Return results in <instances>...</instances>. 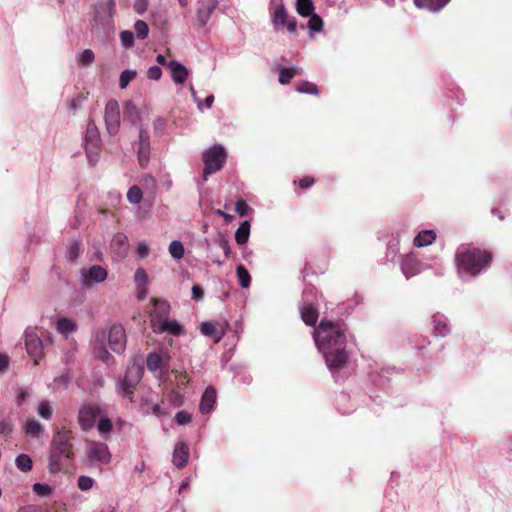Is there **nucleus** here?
<instances>
[{"instance_id": "f257e3e1", "label": "nucleus", "mask_w": 512, "mask_h": 512, "mask_svg": "<svg viewBox=\"0 0 512 512\" xmlns=\"http://www.w3.org/2000/svg\"><path fill=\"white\" fill-rule=\"evenodd\" d=\"M345 332L346 327L342 322L324 320L314 330L315 344L331 371L342 368L348 360Z\"/></svg>"}, {"instance_id": "f03ea898", "label": "nucleus", "mask_w": 512, "mask_h": 512, "mask_svg": "<svg viewBox=\"0 0 512 512\" xmlns=\"http://www.w3.org/2000/svg\"><path fill=\"white\" fill-rule=\"evenodd\" d=\"M73 438L70 429L65 427L55 429L47 452V469L50 474L68 471L75 457Z\"/></svg>"}, {"instance_id": "7ed1b4c3", "label": "nucleus", "mask_w": 512, "mask_h": 512, "mask_svg": "<svg viewBox=\"0 0 512 512\" xmlns=\"http://www.w3.org/2000/svg\"><path fill=\"white\" fill-rule=\"evenodd\" d=\"M491 261L490 252L469 245L460 246L455 254L457 274L463 280L477 277L489 267Z\"/></svg>"}, {"instance_id": "20e7f679", "label": "nucleus", "mask_w": 512, "mask_h": 512, "mask_svg": "<svg viewBox=\"0 0 512 512\" xmlns=\"http://www.w3.org/2000/svg\"><path fill=\"white\" fill-rule=\"evenodd\" d=\"M227 158V152L223 146L216 144L203 152V179L206 181L208 176L221 170Z\"/></svg>"}, {"instance_id": "39448f33", "label": "nucleus", "mask_w": 512, "mask_h": 512, "mask_svg": "<svg viewBox=\"0 0 512 512\" xmlns=\"http://www.w3.org/2000/svg\"><path fill=\"white\" fill-rule=\"evenodd\" d=\"M143 370L138 365L129 366L123 378L119 379L116 383V389L120 396L129 400L133 399L136 386L142 379Z\"/></svg>"}, {"instance_id": "423d86ee", "label": "nucleus", "mask_w": 512, "mask_h": 512, "mask_svg": "<svg viewBox=\"0 0 512 512\" xmlns=\"http://www.w3.org/2000/svg\"><path fill=\"white\" fill-rule=\"evenodd\" d=\"M85 455L89 465L93 467L107 465L112 458L108 446L103 442L94 440L87 441Z\"/></svg>"}, {"instance_id": "0eeeda50", "label": "nucleus", "mask_w": 512, "mask_h": 512, "mask_svg": "<svg viewBox=\"0 0 512 512\" xmlns=\"http://www.w3.org/2000/svg\"><path fill=\"white\" fill-rule=\"evenodd\" d=\"M84 143L88 161L91 165H95L100 157L101 139L98 128L93 121H90L87 125Z\"/></svg>"}, {"instance_id": "6e6552de", "label": "nucleus", "mask_w": 512, "mask_h": 512, "mask_svg": "<svg viewBox=\"0 0 512 512\" xmlns=\"http://www.w3.org/2000/svg\"><path fill=\"white\" fill-rule=\"evenodd\" d=\"M115 8V0H106L98 3L95 7L94 25H100L104 30L113 28Z\"/></svg>"}, {"instance_id": "1a4fd4ad", "label": "nucleus", "mask_w": 512, "mask_h": 512, "mask_svg": "<svg viewBox=\"0 0 512 512\" xmlns=\"http://www.w3.org/2000/svg\"><path fill=\"white\" fill-rule=\"evenodd\" d=\"M103 410L98 404L88 403L80 407L77 421L83 431H90Z\"/></svg>"}, {"instance_id": "9d476101", "label": "nucleus", "mask_w": 512, "mask_h": 512, "mask_svg": "<svg viewBox=\"0 0 512 512\" xmlns=\"http://www.w3.org/2000/svg\"><path fill=\"white\" fill-rule=\"evenodd\" d=\"M104 120L109 135L115 136L120 128V108L116 100H109L105 106Z\"/></svg>"}, {"instance_id": "9b49d317", "label": "nucleus", "mask_w": 512, "mask_h": 512, "mask_svg": "<svg viewBox=\"0 0 512 512\" xmlns=\"http://www.w3.org/2000/svg\"><path fill=\"white\" fill-rule=\"evenodd\" d=\"M107 278V271L102 266L93 265L88 270L81 271L80 283L83 288L103 282Z\"/></svg>"}, {"instance_id": "f8f14e48", "label": "nucleus", "mask_w": 512, "mask_h": 512, "mask_svg": "<svg viewBox=\"0 0 512 512\" xmlns=\"http://www.w3.org/2000/svg\"><path fill=\"white\" fill-rule=\"evenodd\" d=\"M146 365L150 372L161 376L169 369V355L166 352H151L147 355Z\"/></svg>"}, {"instance_id": "ddd939ff", "label": "nucleus", "mask_w": 512, "mask_h": 512, "mask_svg": "<svg viewBox=\"0 0 512 512\" xmlns=\"http://www.w3.org/2000/svg\"><path fill=\"white\" fill-rule=\"evenodd\" d=\"M272 22L276 29L286 27L290 33L297 29V22L294 17L289 18L286 8L283 4L278 5L272 14Z\"/></svg>"}, {"instance_id": "4468645a", "label": "nucleus", "mask_w": 512, "mask_h": 512, "mask_svg": "<svg viewBox=\"0 0 512 512\" xmlns=\"http://www.w3.org/2000/svg\"><path fill=\"white\" fill-rule=\"evenodd\" d=\"M108 343L112 351L122 353L126 348L125 329L120 324H114L108 332Z\"/></svg>"}, {"instance_id": "2eb2a0df", "label": "nucleus", "mask_w": 512, "mask_h": 512, "mask_svg": "<svg viewBox=\"0 0 512 512\" xmlns=\"http://www.w3.org/2000/svg\"><path fill=\"white\" fill-rule=\"evenodd\" d=\"M25 346L28 355L33 358L34 364H39V359L42 356L43 343L34 330H27L25 333Z\"/></svg>"}, {"instance_id": "dca6fc26", "label": "nucleus", "mask_w": 512, "mask_h": 512, "mask_svg": "<svg viewBox=\"0 0 512 512\" xmlns=\"http://www.w3.org/2000/svg\"><path fill=\"white\" fill-rule=\"evenodd\" d=\"M427 268L428 265L419 261L413 253L406 254L401 259V270L407 279L421 273Z\"/></svg>"}, {"instance_id": "f3484780", "label": "nucleus", "mask_w": 512, "mask_h": 512, "mask_svg": "<svg viewBox=\"0 0 512 512\" xmlns=\"http://www.w3.org/2000/svg\"><path fill=\"white\" fill-rule=\"evenodd\" d=\"M152 309L150 311V325L151 328L156 325V323L166 319L170 314V304L165 299L160 298H152Z\"/></svg>"}, {"instance_id": "a211bd4d", "label": "nucleus", "mask_w": 512, "mask_h": 512, "mask_svg": "<svg viewBox=\"0 0 512 512\" xmlns=\"http://www.w3.org/2000/svg\"><path fill=\"white\" fill-rule=\"evenodd\" d=\"M137 158L142 168L147 167L150 161V136L148 132L140 128L139 139L137 143Z\"/></svg>"}, {"instance_id": "6ab92c4d", "label": "nucleus", "mask_w": 512, "mask_h": 512, "mask_svg": "<svg viewBox=\"0 0 512 512\" xmlns=\"http://www.w3.org/2000/svg\"><path fill=\"white\" fill-rule=\"evenodd\" d=\"M110 247L115 261L124 259L129 249L127 236L124 233L115 234L112 238Z\"/></svg>"}, {"instance_id": "aec40b11", "label": "nucleus", "mask_w": 512, "mask_h": 512, "mask_svg": "<svg viewBox=\"0 0 512 512\" xmlns=\"http://www.w3.org/2000/svg\"><path fill=\"white\" fill-rule=\"evenodd\" d=\"M218 5L217 0H199L196 12V20L200 27L206 26L211 14L214 12Z\"/></svg>"}, {"instance_id": "412c9836", "label": "nucleus", "mask_w": 512, "mask_h": 512, "mask_svg": "<svg viewBox=\"0 0 512 512\" xmlns=\"http://www.w3.org/2000/svg\"><path fill=\"white\" fill-rule=\"evenodd\" d=\"M152 330L157 334L168 333L173 336H180L184 333V327L179 322L169 317L156 323V325L152 327Z\"/></svg>"}, {"instance_id": "4be33fe9", "label": "nucleus", "mask_w": 512, "mask_h": 512, "mask_svg": "<svg viewBox=\"0 0 512 512\" xmlns=\"http://www.w3.org/2000/svg\"><path fill=\"white\" fill-rule=\"evenodd\" d=\"M23 432L31 438H41L45 434V427L34 417L27 418L22 422Z\"/></svg>"}, {"instance_id": "5701e85b", "label": "nucleus", "mask_w": 512, "mask_h": 512, "mask_svg": "<svg viewBox=\"0 0 512 512\" xmlns=\"http://www.w3.org/2000/svg\"><path fill=\"white\" fill-rule=\"evenodd\" d=\"M167 67L170 70L172 80L176 84H184L189 77V70L176 60L169 61Z\"/></svg>"}, {"instance_id": "b1692460", "label": "nucleus", "mask_w": 512, "mask_h": 512, "mask_svg": "<svg viewBox=\"0 0 512 512\" xmlns=\"http://www.w3.org/2000/svg\"><path fill=\"white\" fill-rule=\"evenodd\" d=\"M189 460V448L186 443L179 442L176 444L173 456H172V462L177 468H184Z\"/></svg>"}, {"instance_id": "393cba45", "label": "nucleus", "mask_w": 512, "mask_h": 512, "mask_svg": "<svg viewBox=\"0 0 512 512\" xmlns=\"http://www.w3.org/2000/svg\"><path fill=\"white\" fill-rule=\"evenodd\" d=\"M300 314L304 323L308 326H314L318 320V309L312 304L304 301L300 306Z\"/></svg>"}, {"instance_id": "a878e982", "label": "nucleus", "mask_w": 512, "mask_h": 512, "mask_svg": "<svg viewBox=\"0 0 512 512\" xmlns=\"http://www.w3.org/2000/svg\"><path fill=\"white\" fill-rule=\"evenodd\" d=\"M216 403V391L212 387H208L205 389L201 402H200V411L201 413H209L213 410L214 405Z\"/></svg>"}, {"instance_id": "bb28decb", "label": "nucleus", "mask_w": 512, "mask_h": 512, "mask_svg": "<svg viewBox=\"0 0 512 512\" xmlns=\"http://www.w3.org/2000/svg\"><path fill=\"white\" fill-rule=\"evenodd\" d=\"M433 332L436 336L444 337L450 332L448 321L443 315H434L432 317Z\"/></svg>"}, {"instance_id": "cd10ccee", "label": "nucleus", "mask_w": 512, "mask_h": 512, "mask_svg": "<svg viewBox=\"0 0 512 512\" xmlns=\"http://www.w3.org/2000/svg\"><path fill=\"white\" fill-rule=\"evenodd\" d=\"M201 332L203 335L213 337L215 343H218L219 341H221V339L224 336V330L222 329V327L218 328L217 325H215L212 322L202 323Z\"/></svg>"}, {"instance_id": "c85d7f7f", "label": "nucleus", "mask_w": 512, "mask_h": 512, "mask_svg": "<svg viewBox=\"0 0 512 512\" xmlns=\"http://www.w3.org/2000/svg\"><path fill=\"white\" fill-rule=\"evenodd\" d=\"M105 338H106L105 332L97 333V335H96L97 357L109 365L113 361V357L103 347Z\"/></svg>"}, {"instance_id": "c756f323", "label": "nucleus", "mask_w": 512, "mask_h": 512, "mask_svg": "<svg viewBox=\"0 0 512 512\" xmlns=\"http://www.w3.org/2000/svg\"><path fill=\"white\" fill-rule=\"evenodd\" d=\"M56 329L59 333L67 337L69 334L76 331L77 325L74 320L67 317H61L57 320Z\"/></svg>"}, {"instance_id": "7c9ffc66", "label": "nucleus", "mask_w": 512, "mask_h": 512, "mask_svg": "<svg viewBox=\"0 0 512 512\" xmlns=\"http://www.w3.org/2000/svg\"><path fill=\"white\" fill-rule=\"evenodd\" d=\"M450 0H414L419 8H425L432 12L441 10Z\"/></svg>"}, {"instance_id": "2f4dec72", "label": "nucleus", "mask_w": 512, "mask_h": 512, "mask_svg": "<svg viewBox=\"0 0 512 512\" xmlns=\"http://www.w3.org/2000/svg\"><path fill=\"white\" fill-rule=\"evenodd\" d=\"M96 427L100 435L107 437L113 430V424L111 419L102 411L96 421Z\"/></svg>"}, {"instance_id": "473e14b6", "label": "nucleus", "mask_w": 512, "mask_h": 512, "mask_svg": "<svg viewBox=\"0 0 512 512\" xmlns=\"http://www.w3.org/2000/svg\"><path fill=\"white\" fill-rule=\"evenodd\" d=\"M124 115L135 126L139 125L141 122L140 112L137 106L131 101L125 103Z\"/></svg>"}, {"instance_id": "72a5a7b5", "label": "nucleus", "mask_w": 512, "mask_h": 512, "mask_svg": "<svg viewBox=\"0 0 512 512\" xmlns=\"http://www.w3.org/2000/svg\"><path fill=\"white\" fill-rule=\"evenodd\" d=\"M436 235L432 230H424L418 233V235L414 238V245L417 247L428 246L433 243Z\"/></svg>"}, {"instance_id": "f704fd0d", "label": "nucleus", "mask_w": 512, "mask_h": 512, "mask_svg": "<svg viewBox=\"0 0 512 512\" xmlns=\"http://www.w3.org/2000/svg\"><path fill=\"white\" fill-rule=\"evenodd\" d=\"M302 73V68L299 67H283L280 69L279 73V82L282 85H286L290 83L291 79L295 75H300Z\"/></svg>"}, {"instance_id": "c9c22d12", "label": "nucleus", "mask_w": 512, "mask_h": 512, "mask_svg": "<svg viewBox=\"0 0 512 512\" xmlns=\"http://www.w3.org/2000/svg\"><path fill=\"white\" fill-rule=\"evenodd\" d=\"M36 412L42 419L50 420L53 416L54 407L49 400H42L38 403Z\"/></svg>"}, {"instance_id": "e433bc0d", "label": "nucleus", "mask_w": 512, "mask_h": 512, "mask_svg": "<svg viewBox=\"0 0 512 512\" xmlns=\"http://www.w3.org/2000/svg\"><path fill=\"white\" fill-rule=\"evenodd\" d=\"M249 235L250 223L248 221H244L240 224L235 232V240L239 245H243L248 241Z\"/></svg>"}, {"instance_id": "4c0bfd02", "label": "nucleus", "mask_w": 512, "mask_h": 512, "mask_svg": "<svg viewBox=\"0 0 512 512\" xmlns=\"http://www.w3.org/2000/svg\"><path fill=\"white\" fill-rule=\"evenodd\" d=\"M296 10L302 17H308L314 13V4L312 0H297Z\"/></svg>"}, {"instance_id": "58836bf2", "label": "nucleus", "mask_w": 512, "mask_h": 512, "mask_svg": "<svg viewBox=\"0 0 512 512\" xmlns=\"http://www.w3.org/2000/svg\"><path fill=\"white\" fill-rule=\"evenodd\" d=\"M81 243L78 240H72L66 251V259L74 262L80 255Z\"/></svg>"}, {"instance_id": "ea45409f", "label": "nucleus", "mask_w": 512, "mask_h": 512, "mask_svg": "<svg viewBox=\"0 0 512 512\" xmlns=\"http://www.w3.org/2000/svg\"><path fill=\"white\" fill-rule=\"evenodd\" d=\"M15 464L23 472H29L32 469L33 462L27 454H20L16 457Z\"/></svg>"}, {"instance_id": "a19ab883", "label": "nucleus", "mask_w": 512, "mask_h": 512, "mask_svg": "<svg viewBox=\"0 0 512 512\" xmlns=\"http://www.w3.org/2000/svg\"><path fill=\"white\" fill-rule=\"evenodd\" d=\"M236 273L241 287L244 289L249 288L251 277L248 270L243 265H239L236 268Z\"/></svg>"}, {"instance_id": "79ce46f5", "label": "nucleus", "mask_w": 512, "mask_h": 512, "mask_svg": "<svg viewBox=\"0 0 512 512\" xmlns=\"http://www.w3.org/2000/svg\"><path fill=\"white\" fill-rule=\"evenodd\" d=\"M33 492L41 497H49L54 495V488L48 484L44 483H35L32 486Z\"/></svg>"}, {"instance_id": "37998d69", "label": "nucleus", "mask_w": 512, "mask_h": 512, "mask_svg": "<svg viewBox=\"0 0 512 512\" xmlns=\"http://www.w3.org/2000/svg\"><path fill=\"white\" fill-rule=\"evenodd\" d=\"M77 62L79 65L88 66L95 60V54L91 49H85L77 54Z\"/></svg>"}, {"instance_id": "c03bdc74", "label": "nucleus", "mask_w": 512, "mask_h": 512, "mask_svg": "<svg viewBox=\"0 0 512 512\" xmlns=\"http://www.w3.org/2000/svg\"><path fill=\"white\" fill-rule=\"evenodd\" d=\"M296 91L299 93H305V94H311V95H318L319 90L318 87L311 82L308 81H302L297 84Z\"/></svg>"}, {"instance_id": "a18cd8bd", "label": "nucleus", "mask_w": 512, "mask_h": 512, "mask_svg": "<svg viewBox=\"0 0 512 512\" xmlns=\"http://www.w3.org/2000/svg\"><path fill=\"white\" fill-rule=\"evenodd\" d=\"M169 253L170 255L174 258V259H181L183 258L184 256V246L182 244V242L178 241V240H174L170 243L169 245Z\"/></svg>"}, {"instance_id": "49530a36", "label": "nucleus", "mask_w": 512, "mask_h": 512, "mask_svg": "<svg viewBox=\"0 0 512 512\" xmlns=\"http://www.w3.org/2000/svg\"><path fill=\"white\" fill-rule=\"evenodd\" d=\"M136 76L137 72L135 70L122 71L119 78V87L121 89H125L129 83L136 78Z\"/></svg>"}, {"instance_id": "de8ad7c7", "label": "nucleus", "mask_w": 512, "mask_h": 512, "mask_svg": "<svg viewBox=\"0 0 512 512\" xmlns=\"http://www.w3.org/2000/svg\"><path fill=\"white\" fill-rule=\"evenodd\" d=\"M134 29L136 32V37L140 40L147 38L149 34V27L143 20H137L134 23Z\"/></svg>"}, {"instance_id": "09e8293b", "label": "nucleus", "mask_w": 512, "mask_h": 512, "mask_svg": "<svg viewBox=\"0 0 512 512\" xmlns=\"http://www.w3.org/2000/svg\"><path fill=\"white\" fill-rule=\"evenodd\" d=\"M308 28L311 32H320L323 28V21L320 16L313 13L309 16Z\"/></svg>"}, {"instance_id": "8fccbe9b", "label": "nucleus", "mask_w": 512, "mask_h": 512, "mask_svg": "<svg viewBox=\"0 0 512 512\" xmlns=\"http://www.w3.org/2000/svg\"><path fill=\"white\" fill-rule=\"evenodd\" d=\"M120 42L123 48L129 49L134 46V35L129 30H124L120 32Z\"/></svg>"}, {"instance_id": "3c124183", "label": "nucleus", "mask_w": 512, "mask_h": 512, "mask_svg": "<svg viewBox=\"0 0 512 512\" xmlns=\"http://www.w3.org/2000/svg\"><path fill=\"white\" fill-rule=\"evenodd\" d=\"M127 199L132 204H138L142 200V191L138 186H132L127 192Z\"/></svg>"}, {"instance_id": "603ef678", "label": "nucleus", "mask_w": 512, "mask_h": 512, "mask_svg": "<svg viewBox=\"0 0 512 512\" xmlns=\"http://www.w3.org/2000/svg\"><path fill=\"white\" fill-rule=\"evenodd\" d=\"M94 484L95 480L90 476L81 475L78 477L77 485L81 491H89Z\"/></svg>"}, {"instance_id": "864d4df0", "label": "nucleus", "mask_w": 512, "mask_h": 512, "mask_svg": "<svg viewBox=\"0 0 512 512\" xmlns=\"http://www.w3.org/2000/svg\"><path fill=\"white\" fill-rule=\"evenodd\" d=\"M167 120L163 117H158L153 122V128L156 134L163 135L166 130Z\"/></svg>"}, {"instance_id": "5fc2aeb1", "label": "nucleus", "mask_w": 512, "mask_h": 512, "mask_svg": "<svg viewBox=\"0 0 512 512\" xmlns=\"http://www.w3.org/2000/svg\"><path fill=\"white\" fill-rule=\"evenodd\" d=\"M147 274L143 268H138L135 272V283L137 287L146 286Z\"/></svg>"}, {"instance_id": "6e6d98bb", "label": "nucleus", "mask_w": 512, "mask_h": 512, "mask_svg": "<svg viewBox=\"0 0 512 512\" xmlns=\"http://www.w3.org/2000/svg\"><path fill=\"white\" fill-rule=\"evenodd\" d=\"M216 243L223 250L224 255L226 257H229L231 254V248H230L229 241L227 240V238L223 235H220L217 238Z\"/></svg>"}, {"instance_id": "4d7b16f0", "label": "nucleus", "mask_w": 512, "mask_h": 512, "mask_svg": "<svg viewBox=\"0 0 512 512\" xmlns=\"http://www.w3.org/2000/svg\"><path fill=\"white\" fill-rule=\"evenodd\" d=\"M31 395V390L28 389V388H19L18 389V393H17V397H16V402L18 404V406H22L25 402V400Z\"/></svg>"}, {"instance_id": "13d9d810", "label": "nucleus", "mask_w": 512, "mask_h": 512, "mask_svg": "<svg viewBox=\"0 0 512 512\" xmlns=\"http://www.w3.org/2000/svg\"><path fill=\"white\" fill-rule=\"evenodd\" d=\"M175 421L179 425L188 424L191 421V415L188 412L184 411V410L179 411L175 415Z\"/></svg>"}, {"instance_id": "bf43d9fd", "label": "nucleus", "mask_w": 512, "mask_h": 512, "mask_svg": "<svg viewBox=\"0 0 512 512\" xmlns=\"http://www.w3.org/2000/svg\"><path fill=\"white\" fill-rule=\"evenodd\" d=\"M162 76V70L159 66H151L147 70V77L151 80H159Z\"/></svg>"}, {"instance_id": "052dcab7", "label": "nucleus", "mask_w": 512, "mask_h": 512, "mask_svg": "<svg viewBox=\"0 0 512 512\" xmlns=\"http://www.w3.org/2000/svg\"><path fill=\"white\" fill-rule=\"evenodd\" d=\"M249 210V206L248 204L246 203V201L242 200V199H239L236 201L235 203V211L240 215V216H244L247 214Z\"/></svg>"}, {"instance_id": "680f3d73", "label": "nucleus", "mask_w": 512, "mask_h": 512, "mask_svg": "<svg viewBox=\"0 0 512 512\" xmlns=\"http://www.w3.org/2000/svg\"><path fill=\"white\" fill-rule=\"evenodd\" d=\"M134 9L138 14H143L148 9V0H135Z\"/></svg>"}, {"instance_id": "e2e57ef3", "label": "nucleus", "mask_w": 512, "mask_h": 512, "mask_svg": "<svg viewBox=\"0 0 512 512\" xmlns=\"http://www.w3.org/2000/svg\"><path fill=\"white\" fill-rule=\"evenodd\" d=\"M204 296V290L199 285H194L192 287V298L196 301H201Z\"/></svg>"}, {"instance_id": "0e129e2a", "label": "nucleus", "mask_w": 512, "mask_h": 512, "mask_svg": "<svg viewBox=\"0 0 512 512\" xmlns=\"http://www.w3.org/2000/svg\"><path fill=\"white\" fill-rule=\"evenodd\" d=\"M150 252L148 245L145 242H140L137 246V253L141 258L146 257Z\"/></svg>"}, {"instance_id": "69168bd1", "label": "nucleus", "mask_w": 512, "mask_h": 512, "mask_svg": "<svg viewBox=\"0 0 512 512\" xmlns=\"http://www.w3.org/2000/svg\"><path fill=\"white\" fill-rule=\"evenodd\" d=\"M12 432V424L7 420L0 421V434H9Z\"/></svg>"}, {"instance_id": "338daca9", "label": "nucleus", "mask_w": 512, "mask_h": 512, "mask_svg": "<svg viewBox=\"0 0 512 512\" xmlns=\"http://www.w3.org/2000/svg\"><path fill=\"white\" fill-rule=\"evenodd\" d=\"M9 366V357L0 353V373H4Z\"/></svg>"}, {"instance_id": "774afa93", "label": "nucleus", "mask_w": 512, "mask_h": 512, "mask_svg": "<svg viewBox=\"0 0 512 512\" xmlns=\"http://www.w3.org/2000/svg\"><path fill=\"white\" fill-rule=\"evenodd\" d=\"M313 183L314 179L309 177H304L299 181L300 187L304 189L309 188Z\"/></svg>"}]
</instances>
